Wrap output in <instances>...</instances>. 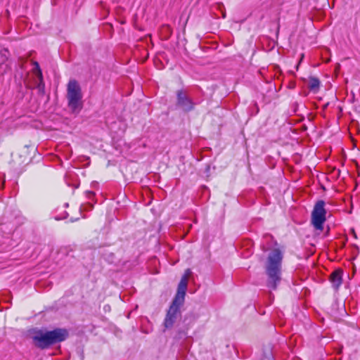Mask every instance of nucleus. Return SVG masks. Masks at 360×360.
<instances>
[{
	"mask_svg": "<svg viewBox=\"0 0 360 360\" xmlns=\"http://www.w3.org/2000/svg\"><path fill=\"white\" fill-rule=\"evenodd\" d=\"M7 59L6 54L0 52V63H4Z\"/></svg>",
	"mask_w": 360,
	"mask_h": 360,
	"instance_id": "f8f14e48",
	"label": "nucleus"
},
{
	"mask_svg": "<svg viewBox=\"0 0 360 360\" xmlns=\"http://www.w3.org/2000/svg\"><path fill=\"white\" fill-rule=\"evenodd\" d=\"M82 98V89L79 83L75 79L70 80L67 86V98L68 106L72 111L75 112L81 109Z\"/></svg>",
	"mask_w": 360,
	"mask_h": 360,
	"instance_id": "7ed1b4c3",
	"label": "nucleus"
},
{
	"mask_svg": "<svg viewBox=\"0 0 360 360\" xmlns=\"http://www.w3.org/2000/svg\"><path fill=\"white\" fill-rule=\"evenodd\" d=\"M188 283L185 281L184 279H181L177 289L176 295L173 300V303L181 305L184 300V297L186 295V292L187 290Z\"/></svg>",
	"mask_w": 360,
	"mask_h": 360,
	"instance_id": "0eeeda50",
	"label": "nucleus"
},
{
	"mask_svg": "<svg viewBox=\"0 0 360 360\" xmlns=\"http://www.w3.org/2000/svg\"><path fill=\"white\" fill-rule=\"evenodd\" d=\"M342 271L341 269H337L334 271L330 276V281L332 283L334 288L336 289L339 288L342 281Z\"/></svg>",
	"mask_w": 360,
	"mask_h": 360,
	"instance_id": "6e6552de",
	"label": "nucleus"
},
{
	"mask_svg": "<svg viewBox=\"0 0 360 360\" xmlns=\"http://www.w3.org/2000/svg\"><path fill=\"white\" fill-rule=\"evenodd\" d=\"M68 336L66 329L56 328L51 331L37 330L32 336L34 345L41 349L64 341Z\"/></svg>",
	"mask_w": 360,
	"mask_h": 360,
	"instance_id": "f257e3e1",
	"label": "nucleus"
},
{
	"mask_svg": "<svg viewBox=\"0 0 360 360\" xmlns=\"http://www.w3.org/2000/svg\"><path fill=\"white\" fill-rule=\"evenodd\" d=\"M282 260L283 255L278 249L273 250L268 256L266 264L267 285L272 289H276L277 283L281 281Z\"/></svg>",
	"mask_w": 360,
	"mask_h": 360,
	"instance_id": "f03ea898",
	"label": "nucleus"
},
{
	"mask_svg": "<svg viewBox=\"0 0 360 360\" xmlns=\"http://www.w3.org/2000/svg\"><path fill=\"white\" fill-rule=\"evenodd\" d=\"M324 207L325 202L319 200L311 212V223L316 230L322 231L323 229V224L326 220V210Z\"/></svg>",
	"mask_w": 360,
	"mask_h": 360,
	"instance_id": "20e7f679",
	"label": "nucleus"
},
{
	"mask_svg": "<svg viewBox=\"0 0 360 360\" xmlns=\"http://www.w3.org/2000/svg\"><path fill=\"white\" fill-rule=\"evenodd\" d=\"M191 274H192V272H191V269H187L185 271L184 276L181 277V279H184L185 281L188 282V278L191 276Z\"/></svg>",
	"mask_w": 360,
	"mask_h": 360,
	"instance_id": "9b49d317",
	"label": "nucleus"
},
{
	"mask_svg": "<svg viewBox=\"0 0 360 360\" xmlns=\"http://www.w3.org/2000/svg\"><path fill=\"white\" fill-rule=\"evenodd\" d=\"M179 306L172 302L165 319L164 326L165 328H170L174 326L180 314Z\"/></svg>",
	"mask_w": 360,
	"mask_h": 360,
	"instance_id": "39448f33",
	"label": "nucleus"
},
{
	"mask_svg": "<svg viewBox=\"0 0 360 360\" xmlns=\"http://www.w3.org/2000/svg\"><path fill=\"white\" fill-rule=\"evenodd\" d=\"M319 85H320V82H319V79H317L316 77H310L309 78V82H308V86L311 91H316L319 88Z\"/></svg>",
	"mask_w": 360,
	"mask_h": 360,
	"instance_id": "1a4fd4ad",
	"label": "nucleus"
},
{
	"mask_svg": "<svg viewBox=\"0 0 360 360\" xmlns=\"http://www.w3.org/2000/svg\"><path fill=\"white\" fill-rule=\"evenodd\" d=\"M35 65L37 66V69H38V77H39V84H38V89L39 91H43L44 89V84L43 83V77H42V73L39 69V64L36 62L34 63Z\"/></svg>",
	"mask_w": 360,
	"mask_h": 360,
	"instance_id": "9d476101",
	"label": "nucleus"
},
{
	"mask_svg": "<svg viewBox=\"0 0 360 360\" xmlns=\"http://www.w3.org/2000/svg\"><path fill=\"white\" fill-rule=\"evenodd\" d=\"M177 105L185 111L193 109V104L183 90L177 91Z\"/></svg>",
	"mask_w": 360,
	"mask_h": 360,
	"instance_id": "423d86ee",
	"label": "nucleus"
}]
</instances>
